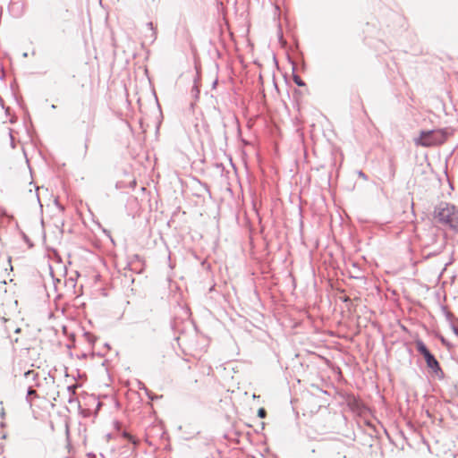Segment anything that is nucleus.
I'll list each match as a JSON object with an SVG mask.
<instances>
[{
	"label": "nucleus",
	"mask_w": 458,
	"mask_h": 458,
	"mask_svg": "<svg viewBox=\"0 0 458 458\" xmlns=\"http://www.w3.org/2000/svg\"><path fill=\"white\" fill-rule=\"evenodd\" d=\"M37 397H38V394L34 389H30L28 391L27 399L30 404L32 403V398H37Z\"/></svg>",
	"instance_id": "obj_5"
},
{
	"label": "nucleus",
	"mask_w": 458,
	"mask_h": 458,
	"mask_svg": "<svg viewBox=\"0 0 458 458\" xmlns=\"http://www.w3.org/2000/svg\"><path fill=\"white\" fill-rule=\"evenodd\" d=\"M30 375L33 376V377L37 376V374L33 370H29L25 372V377H30Z\"/></svg>",
	"instance_id": "obj_8"
},
{
	"label": "nucleus",
	"mask_w": 458,
	"mask_h": 458,
	"mask_svg": "<svg viewBox=\"0 0 458 458\" xmlns=\"http://www.w3.org/2000/svg\"><path fill=\"white\" fill-rule=\"evenodd\" d=\"M293 81L300 87L305 86L304 81L301 79L299 75H293Z\"/></svg>",
	"instance_id": "obj_6"
},
{
	"label": "nucleus",
	"mask_w": 458,
	"mask_h": 458,
	"mask_svg": "<svg viewBox=\"0 0 458 458\" xmlns=\"http://www.w3.org/2000/svg\"><path fill=\"white\" fill-rule=\"evenodd\" d=\"M88 149V145H85V152L87 151Z\"/></svg>",
	"instance_id": "obj_10"
},
{
	"label": "nucleus",
	"mask_w": 458,
	"mask_h": 458,
	"mask_svg": "<svg viewBox=\"0 0 458 458\" xmlns=\"http://www.w3.org/2000/svg\"><path fill=\"white\" fill-rule=\"evenodd\" d=\"M4 331L10 339H12L14 342H18V338H13L12 333L17 334L21 331L20 327H17L15 323L13 321H10L8 319H4Z\"/></svg>",
	"instance_id": "obj_4"
},
{
	"label": "nucleus",
	"mask_w": 458,
	"mask_h": 458,
	"mask_svg": "<svg viewBox=\"0 0 458 458\" xmlns=\"http://www.w3.org/2000/svg\"><path fill=\"white\" fill-rule=\"evenodd\" d=\"M434 218L437 222L458 233V208L454 205L448 203L439 205L434 210Z\"/></svg>",
	"instance_id": "obj_1"
},
{
	"label": "nucleus",
	"mask_w": 458,
	"mask_h": 458,
	"mask_svg": "<svg viewBox=\"0 0 458 458\" xmlns=\"http://www.w3.org/2000/svg\"><path fill=\"white\" fill-rule=\"evenodd\" d=\"M417 350L422 354L425 358V360L427 362V365L428 368L432 369L433 370L437 371L440 369V366L438 361L435 359V357L429 352L426 345L419 341L416 343Z\"/></svg>",
	"instance_id": "obj_3"
},
{
	"label": "nucleus",
	"mask_w": 458,
	"mask_h": 458,
	"mask_svg": "<svg viewBox=\"0 0 458 458\" xmlns=\"http://www.w3.org/2000/svg\"><path fill=\"white\" fill-rule=\"evenodd\" d=\"M258 416L259 418H265L267 416V411L264 408H259L258 411Z\"/></svg>",
	"instance_id": "obj_7"
},
{
	"label": "nucleus",
	"mask_w": 458,
	"mask_h": 458,
	"mask_svg": "<svg viewBox=\"0 0 458 458\" xmlns=\"http://www.w3.org/2000/svg\"><path fill=\"white\" fill-rule=\"evenodd\" d=\"M445 140V134L443 131H423L420 136L414 140L417 146L432 147L435 145L442 144Z\"/></svg>",
	"instance_id": "obj_2"
},
{
	"label": "nucleus",
	"mask_w": 458,
	"mask_h": 458,
	"mask_svg": "<svg viewBox=\"0 0 458 458\" xmlns=\"http://www.w3.org/2000/svg\"><path fill=\"white\" fill-rule=\"evenodd\" d=\"M4 408H1V416L4 417Z\"/></svg>",
	"instance_id": "obj_9"
}]
</instances>
